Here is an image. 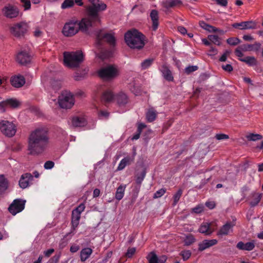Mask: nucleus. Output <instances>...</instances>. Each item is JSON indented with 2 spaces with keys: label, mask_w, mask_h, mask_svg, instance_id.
Here are the masks:
<instances>
[{
  "label": "nucleus",
  "mask_w": 263,
  "mask_h": 263,
  "mask_svg": "<svg viewBox=\"0 0 263 263\" xmlns=\"http://www.w3.org/2000/svg\"><path fill=\"white\" fill-rule=\"evenodd\" d=\"M49 143L47 129L39 127L32 130L28 138L27 149L30 155H39L47 148Z\"/></svg>",
  "instance_id": "nucleus-1"
},
{
  "label": "nucleus",
  "mask_w": 263,
  "mask_h": 263,
  "mask_svg": "<svg viewBox=\"0 0 263 263\" xmlns=\"http://www.w3.org/2000/svg\"><path fill=\"white\" fill-rule=\"evenodd\" d=\"M96 47L98 49L96 54L100 59L111 57L116 46V39L111 33H105L102 30L96 32Z\"/></svg>",
  "instance_id": "nucleus-2"
},
{
  "label": "nucleus",
  "mask_w": 263,
  "mask_h": 263,
  "mask_svg": "<svg viewBox=\"0 0 263 263\" xmlns=\"http://www.w3.org/2000/svg\"><path fill=\"white\" fill-rule=\"evenodd\" d=\"M92 27L88 20L83 18L80 22L70 21L66 23L63 28L62 33L67 37L72 36L79 30L85 33H89V29Z\"/></svg>",
  "instance_id": "nucleus-3"
},
{
  "label": "nucleus",
  "mask_w": 263,
  "mask_h": 263,
  "mask_svg": "<svg viewBox=\"0 0 263 263\" xmlns=\"http://www.w3.org/2000/svg\"><path fill=\"white\" fill-rule=\"evenodd\" d=\"M88 1L91 5L88 6L86 8L87 16L85 18L88 19L90 24L93 27L100 23L101 20L99 12L105 10L107 6L100 0Z\"/></svg>",
  "instance_id": "nucleus-4"
},
{
  "label": "nucleus",
  "mask_w": 263,
  "mask_h": 263,
  "mask_svg": "<svg viewBox=\"0 0 263 263\" xmlns=\"http://www.w3.org/2000/svg\"><path fill=\"white\" fill-rule=\"evenodd\" d=\"M124 40L131 48L140 49L145 45L144 35L135 29L127 31L125 33Z\"/></svg>",
  "instance_id": "nucleus-5"
},
{
  "label": "nucleus",
  "mask_w": 263,
  "mask_h": 263,
  "mask_svg": "<svg viewBox=\"0 0 263 263\" xmlns=\"http://www.w3.org/2000/svg\"><path fill=\"white\" fill-rule=\"evenodd\" d=\"M112 100L115 101L120 107L125 106L129 101L127 95L122 91L116 95H114L112 92L109 90H106L103 92L101 97L102 103L106 104L110 102Z\"/></svg>",
  "instance_id": "nucleus-6"
},
{
  "label": "nucleus",
  "mask_w": 263,
  "mask_h": 263,
  "mask_svg": "<svg viewBox=\"0 0 263 263\" xmlns=\"http://www.w3.org/2000/svg\"><path fill=\"white\" fill-rule=\"evenodd\" d=\"M84 54L82 51L68 52L63 53L64 63L65 66L69 68H77L84 61Z\"/></svg>",
  "instance_id": "nucleus-7"
},
{
  "label": "nucleus",
  "mask_w": 263,
  "mask_h": 263,
  "mask_svg": "<svg viewBox=\"0 0 263 263\" xmlns=\"http://www.w3.org/2000/svg\"><path fill=\"white\" fill-rule=\"evenodd\" d=\"M58 103L62 108L70 109L74 104V96L71 92L64 91L59 96Z\"/></svg>",
  "instance_id": "nucleus-8"
},
{
  "label": "nucleus",
  "mask_w": 263,
  "mask_h": 263,
  "mask_svg": "<svg viewBox=\"0 0 263 263\" xmlns=\"http://www.w3.org/2000/svg\"><path fill=\"white\" fill-rule=\"evenodd\" d=\"M261 45V44L257 42L253 44H243L237 47L234 52L237 57L242 58L243 55L242 52L257 51L260 49Z\"/></svg>",
  "instance_id": "nucleus-9"
},
{
  "label": "nucleus",
  "mask_w": 263,
  "mask_h": 263,
  "mask_svg": "<svg viewBox=\"0 0 263 263\" xmlns=\"http://www.w3.org/2000/svg\"><path fill=\"white\" fill-rule=\"evenodd\" d=\"M0 132L5 136L12 137L16 132V126L12 122L7 120L0 121Z\"/></svg>",
  "instance_id": "nucleus-10"
},
{
  "label": "nucleus",
  "mask_w": 263,
  "mask_h": 263,
  "mask_svg": "<svg viewBox=\"0 0 263 263\" xmlns=\"http://www.w3.org/2000/svg\"><path fill=\"white\" fill-rule=\"evenodd\" d=\"M98 74L102 79H111L118 75V70L114 66L109 65L100 69Z\"/></svg>",
  "instance_id": "nucleus-11"
},
{
  "label": "nucleus",
  "mask_w": 263,
  "mask_h": 263,
  "mask_svg": "<svg viewBox=\"0 0 263 263\" xmlns=\"http://www.w3.org/2000/svg\"><path fill=\"white\" fill-rule=\"evenodd\" d=\"M28 25L24 22L14 24L10 28L11 33L16 37L23 36L28 30Z\"/></svg>",
  "instance_id": "nucleus-12"
},
{
  "label": "nucleus",
  "mask_w": 263,
  "mask_h": 263,
  "mask_svg": "<svg viewBox=\"0 0 263 263\" xmlns=\"http://www.w3.org/2000/svg\"><path fill=\"white\" fill-rule=\"evenodd\" d=\"M25 200L21 199L14 200L8 208L9 212L13 215H15L22 212L25 208Z\"/></svg>",
  "instance_id": "nucleus-13"
},
{
  "label": "nucleus",
  "mask_w": 263,
  "mask_h": 263,
  "mask_svg": "<svg viewBox=\"0 0 263 263\" xmlns=\"http://www.w3.org/2000/svg\"><path fill=\"white\" fill-rule=\"evenodd\" d=\"M2 12L7 18H13L18 16L20 10L16 6L9 4L3 8Z\"/></svg>",
  "instance_id": "nucleus-14"
},
{
  "label": "nucleus",
  "mask_w": 263,
  "mask_h": 263,
  "mask_svg": "<svg viewBox=\"0 0 263 263\" xmlns=\"http://www.w3.org/2000/svg\"><path fill=\"white\" fill-rule=\"evenodd\" d=\"M33 176L30 173L23 174L19 181V185L22 189H25L32 184Z\"/></svg>",
  "instance_id": "nucleus-15"
},
{
  "label": "nucleus",
  "mask_w": 263,
  "mask_h": 263,
  "mask_svg": "<svg viewBox=\"0 0 263 263\" xmlns=\"http://www.w3.org/2000/svg\"><path fill=\"white\" fill-rule=\"evenodd\" d=\"M232 26L240 30L253 29L256 28V23L253 21H246L233 23Z\"/></svg>",
  "instance_id": "nucleus-16"
},
{
  "label": "nucleus",
  "mask_w": 263,
  "mask_h": 263,
  "mask_svg": "<svg viewBox=\"0 0 263 263\" xmlns=\"http://www.w3.org/2000/svg\"><path fill=\"white\" fill-rule=\"evenodd\" d=\"M16 60L22 65H26L31 62V56L28 52L22 51L17 54Z\"/></svg>",
  "instance_id": "nucleus-17"
},
{
  "label": "nucleus",
  "mask_w": 263,
  "mask_h": 263,
  "mask_svg": "<svg viewBox=\"0 0 263 263\" xmlns=\"http://www.w3.org/2000/svg\"><path fill=\"white\" fill-rule=\"evenodd\" d=\"M255 247V242L254 240L245 243L242 241H239L236 245V248L242 251H251L253 250Z\"/></svg>",
  "instance_id": "nucleus-18"
},
{
  "label": "nucleus",
  "mask_w": 263,
  "mask_h": 263,
  "mask_svg": "<svg viewBox=\"0 0 263 263\" xmlns=\"http://www.w3.org/2000/svg\"><path fill=\"white\" fill-rule=\"evenodd\" d=\"M218 241L216 239H213L211 240L204 239L198 245V250L199 251H203L204 250L209 248L216 245Z\"/></svg>",
  "instance_id": "nucleus-19"
},
{
  "label": "nucleus",
  "mask_w": 263,
  "mask_h": 263,
  "mask_svg": "<svg viewBox=\"0 0 263 263\" xmlns=\"http://www.w3.org/2000/svg\"><path fill=\"white\" fill-rule=\"evenodd\" d=\"M235 226V223L232 222H227L218 231V235H227L229 233L232 231V229Z\"/></svg>",
  "instance_id": "nucleus-20"
},
{
  "label": "nucleus",
  "mask_w": 263,
  "mask_h": 263,
  "mask_svg": "<svg viewBox=\"0 0 263 263\" xmlns=\"http://www.w3.org/2000/svg\"><path fill=\"white\" fill-rule=\"evenodd\" d=\"M10 82L13 86L19 88L23 86L25 83V80L23 76L19 75L11 77Z\"/></svg>",
  "instance_id": "nucleus-21"
},
{
  "label": "nucleus",
  "mask_w": 263,
  "mask_h": 263,
  "mask_svg": "<svg viewBox=\"0 0 263 263\" xmlns=\"http://www.w3.org/2000/svg\"><path fill=\"white\" fill-rule=\"evenodd\" d=\"M199 24L202 28L210 32H218L220 34H222L223 33V31L222 30L210 25L206 23L204 21H200L199 22Z\"/></svg>",
  "instance_id": "nucleus-22"
},
{
  "label": "nucleus",
  "mask_w": 263,
  "mask_h": 263,
  "mask_svg": "<svg viewBox=\"0 0 263 263\" xmlns=\"http://www.w3.org/2000/svg\"><path fill=\"white\" fill-rule=\"evenodd\" d=\"M150 17L152 21V29L156 31L159 26L158 22V12L156 10H152L150 13Z\"/></svg>",
  "instance_id": "nucleus-23"
},
{
  "label": "nucleus",
  "mask_w": 263,
  "mask_h": 263,
  "mask_svg": "<svg viewBox=\"0 0 263 263\" xmlns=\"http://www.w3.org/2000/svg\"><path fill=\"white\" fill-rule=\"evenodd\" d=\"M72 124L74 127H84L87 124L86 119L82 117H74L72 119Z\"/></svg>",
  "instance_id": "nucleus-24"
},
{
  "label": "nucleus",
  "mask_w": 263,
  "mask_h": 263,
  "mask_svg": "<svg viewBox=\"0 0 263 263\" xmlns=\"http://www.w3.org/2000/svg\"><path fill=\"white\" fill-rule=\"evenodd\" d=\"M161 71L164 79L168 81H173L174 77L172 75L171 71L169 69L168 67L163 65L161 67Z\"/></svg>",
  "instance_id": "nucleus-25"
},
{
  "label": "nucleus",
  "mask_w": 263,
  "mask_h": 263,
  "mask_svg": "<svg viewBox=\"0 0 263 263\" xmlns=\"http://www.w3.org/2000/svg\"><path fill=\"white\" fill-rule=\"evenodd\" d=\"M198 231L206 235H210L213 232L211 229V224L209 223H202L199 228Z\"/></svg>",
  "instance_id": "nucleus-26"
},
{
  "label": "nucleus",
  "mask_w": 263,
  "mask_h": 263,
  "mask_svg": "<svg viewBox=\"0 0 263 263\" xmlns=\"http://www.w3.org/2000/svg\"><path fill=\"white\" fill-rule=\"evenodd\" d=\"M8 188V181L4 175H0V195Z\"/></svg>",
  "instance_id": "nucleus-27"
},
{
  "label": "nucleus",
  "mask_w": 263,
  "mask_h": 263,
  "mask_svg": "<svg viewBox=\"0 0 263 263\" xmlns=\"http://www.w3.org/2000/svg\"><path fill=\"white\" fill-rule=\"evenodd\" d=\"M132 161L133 159L129 156L124 158L120 161L117 170L121 171L123 170L127 165H129Z\"/></svg>",
  "instance_id": "nucleus-28"
},
{
  "label": "nucleus",
  "mask_w": 263,
  "mask_h": 263,
  "mask_svg": "<svg viewBox=\"0 0 263 263\" xmlns=\"http://www.w3.org/2000/svg\"><path fill=\"white\" fill-rule=\"evenodd\" d=\"M92 253V250L89 248L83 249L80 253L81 260L82 261H85L90 257Z\"/></svg>",
  "instance_id": "nucleus-29"
},
{
  "label": "nucleus",
  "mask_w": 263,
  "mask_h": 263,
  "mask_svg": "<svg viewBox=\"0 0 263 263\" xmlns=\"http://www.w3.org/2000/svg\"><path fill=\"white\" fill-rule=\"evenodd\" d=\"M3 108L9 106L13 108L17 107L19 105V102L15 99H7L3 101Z\"/></svg>",
  "instance_id": "nucleus-30"
},
{
  "label": "nucleus",
  "mask_w": 263,
  "mask_h": 263,
  "mask_svg": "<svg viewBox=\"0 0 263 263\" xmlns=\"http://www.w3.org/2000/svg\"><path fill=\"white\" fill-rule=\"evenodd\" d=\"M126 188V185L121 184L117 189L115 198L119 201L121 200L124 195V192Z\"/></svg>",
  "instance_id": "nucleus-31"
},
{
  "label": "nucleus",
  "mask_w": 263,
  "mask_h": 263,
  "mask_svg": "<svg viewBox=\"0 0 263 263\" xmlns=\"http://www.w3.org/2000/svg\"><path fill=\"white\" fill-rule=\"evenodd\" d=\"M239 60L246 63L249 66H253L257 64V60L254 57L248 56L244 58H239Z\"/></svg>",
  "instance_id": "nucleus-32"
},
{
  "label": "nucleus",
  "mask_w": 263,
  "mask_h": 263,
  "mask_svg": "<svg viewBox=\"0 0 263 263\" xmlns=\"http://www.w3.org/2000/svg\"><path fill=\"white\" fill-rule=\"evenodd\" d=\"M195 241L196 238L192 234H188L186 235L183 239L184 245L186 246H190Z\"/></svg>",
  "instance_id": "nucleus-33"
},
{
  "label": "nucleus",
  "mask_w": 263,
  "mask_h": 263,
  "mask_svg": "<svg viewBox=\"0 0 263 263\" xmlns=\"http://www.w3.org/2000/svg\"><path fill=\"white\" fill-rule=\"evenodd\" d=\"M81 216L77 214H73L72 212L71 224L72 229L74 230L79 224V221Z\"/></svg>",
  "instance_id": "nucleus-34"
},
{
  "label": "nucleus",
  "mask_w": 263,
  "mask_h": 263,
  "mask_svg": "<svg viewBox=\"0 0 263 263\" xmlns=\"http://www.w3.org/2000/svg\"><path fill=\"white\" fill-rule=\"evenodd\" d=\"M157 114L155 110L153 109H150L146 112V117L147 120L148 122L154 121L156 118Z\"/></svg>",
  "instance_id": "nucleus-35"
},
{
  "label": "nucleus",
  "mask_w": 263,
  "mask_h": 263,
  "mask_svg": "<svg viewBox=\"0 0 263 263\" xmlns=\"http://www.w3.org/2000/svg\"><path fill=\"white\" fill-rule=\"evenodd\" d=\"M262 194L259 193H254L253 195V199L250 202V204L252 206H255L258 204V203L260 202L261 198L262 197Z\"/></svg>",
  "instance_id": "nucleus-36"
},
{
  "label": "nucleus",
  "mask_w": 263,
  "mask_h": 263,
  "mask_svg": "<svg viewBox=\"0 0 263 263\" xmlns=\"http://www.w3.org/2000/svg\"><path fill=\"white\" fill-rule=\"evenodd\" d=\"M154 61L153 58H148L144 60L141 64L142 69L145 70L148 68L152 65Z\"/></svg>",
  "instance_id": "nucleus-37"
},
{
  "label": "nucleus",
  "mask_w": 263,
  "mask_h": 263,
  "mask_svg": "<svg viewBox=\"0 0 263 263\" xmlns=\"http://www.w3.org/2000/svg\"><path fill=\"white\" fill-rule=\"evenodd\" d=\"M183 193V190L179 189L178 191L173 196V205L175 206L177 204L178 202L179 201L180 197H181Z\"/></svg>",
  "instance_id": "nucleus-38"
},
{
  "label": "nucleus",
  "mask_w": 263,
  "mask_h": 263,
  "mask_svg": "<svg viewBox=\"0 0 263 263\" xmlns=\"http://www.w3.org/2000/svg\"><path fill=\"white\" fill-rule=\"evenodd\" d=\"M208 39L211 42L215 45L219 46L221 44L219 37L216 35H209Z\"/></svg>",
  "instance_id": "nucleus-39"
},
{
  "label": "nucleus",
  "mask_w": 263,
  "mask_h": 263,
  "mask_svg": "<svg viewBox=\"0 0 263 263\" xmlns=\"http://www.w3.org/2000/svg\"><path fill=\"white\" fill-rule=\"evenodd\" d=\"M246 138L249 141H255L261 140L262 138V136L260 134H250L246 136Z\"/></svg>",
  "instance_id": "nucleus-40"
},
{
  "label": "nucleus",
  "mask_w": 263,
  "mask_h": 263,
  "mask_svg": "<svg viewBox=\"0 0 263 263\" xmlns=\"http://www.w3.org/2000/svg\"><path fill=\"white\" fill-rule=\"evenodd\" d=\"M148 263H159L158 257L157 255L153 252H152L147 256Z\"/></svg>",
  "instance_id": "nucleus-41"
},
{
  "label": "nucleus",
  "mask_w": 263,
  "mask_h": 263,
  "mask_svg": "<svg viewBox=\"0 0 263 263\" xmlns=\"http://www.w3.org/2000/svg\"><path fill=\"white\" fill-rule=\"evenodd\" d=\"M240 42V40L237 37H230L227 40V43L231 46H236Z\"/></svg>",
  "instance_id": "nucleus-42"
},
{
  "label": "nucleus",
  "mask_w": 263,
  "mask_h": 263,
  "mask_svg": "<svg viewBox=\"0 0 263 263\" xmlns=\"http://www.w3.org/2000/svg\"><path fill=\"white\" fill-rule=\"evenodd\" d=\"M85 206L84 203H81L78 207L72 211L73 214H77L81 216V214L85 210Z\"/></svg>",
  "instance_id": "nucleus-43"
},
{
  "label": "nucleus",
  "mask_w": 263,
  "mask_h": 263,
  "mask_svg": "<svg viewBox=\"0 0 263 263\" xmlns=\"http://www.w3.org/2000/svg\"><path fill=\"white\" fill-rule=\"evenodd\" d=\"M100 119H107L109 116V112L104 110H100L98 112Z\"/></svg>",
  "instance_id": "nucleus-44"
},
{
  "label": "nucleus",
  "mask_w": 263,
  "mask_h": 263,
  "mask_svg": "<svg viewBox=\"0 0 263 263\" xmlns=\"http://www.w3.org/2000/svg\"><path fill=\"white\" fill-rule=\"evenodd\" d=\"M74 5L73 0H64L63 3L62 4L61 8L62 9H66L71 7Z\"/></svg>",
  "instance_id": "nucleus-45"
},
{
  "label": "nucleus",
  "mask_w": 263,
  "mask_h": 263,
  "mask_svg": "<svg viewBox=\"0 0 263 263\" xmlns=\"http://www.w3.org/2000/svg\"><path fill=\"white\" fill-rule=\"evenodd\" d=\"M191 252L190 250H184L180 252V255L184 261L187 260L191 257Z\"/></svg>",
  "instance_id": "nucleus-46"
},
{
  "label": "nucleus",
  "mask_w": 263,
  "mask_h": 263,
  "mask_svg": "<svg viewBox=\"0 0 263 263\" xmlns=\"http://www.w3.org/2000/svg\"><path fill=\"white\" fill-rule=\"evenodd\" d=\"M198 69L197 66H189L185 68L184 71L187 74H190L192 72L196 71Z\"/></svg>",
  "instance_id": "nucleus-47"
},
{
  "label": "nucleus",
  "mask_w": 263,
  "mask_h": 263,
  "mask_svg": "<svg viewBox=\"0 0 263 263\" xmlns=\"http://www.w3.org/2000/svg\"><path fill=\"white\" fill-rule=\"evenodd\" d=\"M61 255V252L55 254L48 261V263H58Z\"/></svg>",
  "instance_id": "nucleus-48"
},
{
  "label": "nucleus",
  "mask_w": 263,
  "mask_h": 263,
  "mask_svg": "<svg viewBox=\"0 0 263 263\" xmlns=\"http://www.w3.org/2000/svg\"><path fill=\"white\" fill-rule=\"evenodd\" d=\"M146 173L144 171L141 173V174L138 175L136 178V183L138 184H141L142 182L143 181L144 178H145Z\"/></svg>",
  "instance_id": "nucleus-49"
},
{
  "label": "nucleus",
  "mask_w": 263,
  "mask_h": 263,
  "mask_svg": "<svg viewBox=\"0 0 263 263\" xmlns=\"http://www.w3.org/2000/svg\"><path fill=\"white\" fill-rule=\"evenodd\" d=\"M166 192V189H161L157 191L154 195V198H158L162 196Z\"/></svg>",
  "instance_id": "nucleus-50"
},
{
  "label": "nucleus",
  "mask_w": 263,
  "mask_h": 263,
  "mask_svg": "<svg viewBox=\"0 0 263 263\" xmlns=\"http://www.w3.org/2000/svg\"><path fill=\"white\" fill-rule=\"evenodd\" d=\"M25 10H29L31 7L30 0H20Z\"/></svg>",
  "instance_id": "nucleus-51"
},
{
  "label": "nucleus",
  "mask_w": 263,
  "mask_h": 263,
  "mask_svg": "<svg viewBox=\"0 0 263 263\" xmlns=\"http://www.w3.org/2000/svg\"><path fill=\"white\" fill-rule=\"evenodd\" d=\"M181 3V2L180 0H171L167 2V5L168 7H173Z\"/></svg>",
  "instance_id": "nucleus-52"
},
{
  "label": "nucleus",
  "mask_w": 263,
  "mask_h": 263,
  "mask_svg": "<svg viewBox=\"0 0 263 263\" xmlns=\"http://www.w3.org/2000/svg\"><path fill=\"white\" fill-rule=\"evenodd\" d=\"M203 206L202 205H198L195 208H193L192 209V211L193 212L196 213V214H199L201 213L203 211Z\"/></svg>",
  "instance_id": "nucleus-53"
},
{
  "label": "nucleus",
  "mask_w": 263,
  "mask_h": 263,
  "mask_svg": "<svg viewBox=\"0 0 263 263\" xmlns=\"http://www.w3.org/2000/svg\"><path fill=\"white\" fill-rule=\"evenodd\" d=\"M54 166V162L52 161H46L44 165V167L46 170H49L52 168Z\"/></svg>",
  "instance_id": "nucleus-54"
},
{
  "label": "nucleus",
  "mask_w": 263,
  "mask_h": 263,
  "mask_svg": "<svg viewBox=\"0 0 263 263\" xmlns=\"http://www.w3.org/2000/svg\"><path fill=\"white\" fill-rule=\"evenodd\" d=\"M136 252L135 248H129L126 253V256L128 258H130Z\"/></svg>",
  "instance_id": "nucleus-55"
},
{
  "label": "nucleus",
  "mask_w": 263,
  "mask_h": 263,
  "mask_svg": "<svg viewBox=\"0 0 263 263\" xmlns=\"http://www.w3.org/2000/svg\"><path fill=\"white\" fill-rule=\"evenodd\" d=\"M216 139L218 140H225L229 139V136L224 134H216L215 136Z\"/></svg>",
  "instance_id": "nucleus-56"
},
{
  "label": "nucleus",
  "mask_w": 263,
  "mask_h": 263,
  "mask_svg": "<svg viewBox=\"0 0 263 263\" xmlns=\"http://www.w3.org/2000/svg\"><path fill=\"white\" fill-rule=\"evenodd\" d=\"M205 205L209 209L212 210V209H213L215 207L216 204L214 201H206L205 202Z\"/></svg>",
  "instance_id": "nucleus-57"
},
{
  "label": "nucleus",
  "mask_w": 263,
  "mask_h": 263,
  "mask_svg": "<svg viewBox=\"0 0 263 263\" xmlns=\"http://www.w3.org/2000/svg\"><path fill=\"white\" fill-rule=\"evenodd\" d=\"M85 74V70L83 71V73H80L78 71H77L76 73H75V75H74V79L76 80V81H79L81 80V79L82 78H83L84 77V75Z\"/></svg>",
  "instance_id": "nucleus-58"
},
{
  "label": "nucleus",
  "mask_w": 263,
  "mask_h": 263,
  "mask_svg": "<svg viewBox=\"0 0 263 263\" xmlns=\"http://www.w3.org/2000/svg\"><path fill=\"white\" fill-rule=\"evenodd\" d=\"M216 3L221 6L226 7L228 5V0H215Z\"/></svg>",
  "instance_id": "nucleus-59"
},
{
  "label": "nucleus",
  "mask_w": 263,
  "mask_h": 263,
  "mask_svg": "<svg viewBox=\"0 0 263 263\" xmlns=\"http://www.w3.org/2000/svg\"><path fill=\"white\" fill-rule=\"evenodd\" d=\"M230 52L229 51H226V52L221 56L219 58V61L220 62H225L227 60V56L229 55Z\"/></svg>",
  "instance_id": "nucleus-60"
},
{
  "label": "nucleus",
  "mask_w": 263,
  "mask_h": 263,
  "mask_svg": "<svg viewBox=\"0 0 263 263\" xmlns=\"http://www.w3.org/2000/svg\"><path fill=\"white\" fill-rule=\"evenodd\" d=\"M80 249V247L77 245H73L70 247V251L71 253H76Z\"/></svg>",
  "instance_id": "nucleus-61"
},
{
  "label": "nucleus",
  "mask_w": 263,
  "mask_h": 263,
  "mask_svg": "<svg viewBox=\"0 0 263 263\" xmlns=\"http://www.w3.org/2000/svg\"><path fill=\"white\" fill-rule=\"evenodd\" d=\"M222 68L223 70L228 72H231L233 70V67L230 64L222 65Z\"/></svg>",
  "instance_id": "nucleus-62"
},
{
  "label": "nucleus",
  "mask_w": 263,
  "mask_h": 263,
  "mask_svg": "<svg viewBox=\"0 0 263 263\" xmlns=\"http://www.w3.org/2000/svg\"><path fill=\"white\" fill-rule=\"evenodd\" d=\"M54 252L53 249H50L44 252V254L45 257H49Z\"/></svg>",
  "instance_id": "nucleus-63"
},
{
  "label": "nucleus",
  "mask_w": 263,
  "mask_h": 263,
  "mask_svg": "<svg viewBox=\"0 0 263 263\" xmlns=\"http://www.w3.org/2000/svg\"><path fill=\"white\" fill-rule=\"evenodd\" d=\"M178 31L182 34H185L187 33V30L183 26H179L178 27Z\"/></svg>",
  "instance_id": "nucleus-64"
}]
</instances>
